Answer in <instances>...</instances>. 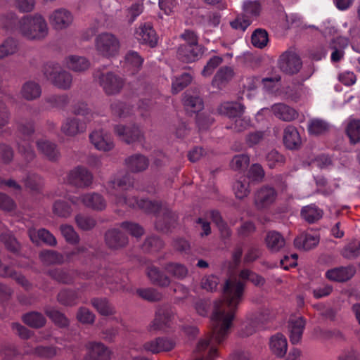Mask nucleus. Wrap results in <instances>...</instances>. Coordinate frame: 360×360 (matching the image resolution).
<instances>
[{"mask_svg": "<svg viewBox=\"0 0 360 360\" xmlns=\"http://www.w3.org/2000/svg\"><path fill=\"white\" fill-rule=\"evenodd\" d=\"M134 181L128 174H120L110 180L107 186L110 200L117 206L141 208L146 212H156L159 205L148 200L138 201L134 196Z\"/></svg>", "mask_w": 360, "mask_h": 360, "instance_id": "nucleus-1", "label": "nucleus"}, {"mask_svg": "<svg viewBox=\"0 0 360 360\" xmlns=\"http://www.w3.org/2000/svg\"><path fill=\"white\" fill-rule=\"evenodd\" d=\"M18 32L25 38L38 40L48 34V26L45 19L38 13L22 17L18 21Z\"/></svg>", "mask_w": 360, "mask_h": 360, "instance_id": "nucleus-2", "label": "nucleus"}, {"mask_svg": "<svg viewBox=\"0 0 360 360\" xmlns=\"http://www.w3.org/2000/svg\"><path fill=\"white\" fill-rule=\"evenodd\" d=\"M94 46L98 55L107 58L117 56L121 46L119 39L110 32L98 34L95 38Z\"/></svg>", "mask_w": 360, "mask_h": 360, "instance_id": "nucleus-3", "label": "nucleus"}, {"mask_svg": "<svg viewBox=\"0 0 360 360\" xmlns=\"http://www.w3.org/2000/svg\"><path fill=\"white\" fill-rule=\"evenodd\" d=\"M42 71L46 79L54 86L62 89L70 88L72 82V75L69 72L62 70L58 63H46Z\"/></svg>", "mask_w": 360, "mask_h": 360, "instance_id": "nucleus-4", "label": "nucleus"}, {"mask_svg": "<svg viewBox=\"0 0 360 360\" xmlns=\"http://www.w3.org/2000/svg\"><path fill=\"white\" fill-rule=\"evenodd\" d=\"M18 132L20 136V140L18 142V152L26 162H30L35 158L34 151L31 146V137L34 133L33 124H20L18 126Z\"/></svg>", "mask_w": 360, "mask_h": 360, "instance_id": "nucleus-5", "label": "nucleus"}, {"mask_svg": "<svg viewBox=\"0 0 360 360\" xmlns=\"http://www.w3.org/2000/svg\"><path fill=\"white\" fill-rule=\"evenodd\" d=\"M277 196L278 193L274 188L269 186H262L255 194V205L258 210L268 209L276 202Z\"/></svg>", "mask_w": 360, "mask_h": 360, "instance_id": "nucleus-6", "label": "nucleus"}, {"mask_svg": "<svg viewBox=\"0 0 360 360\" xmlns=\"http://www.w3.org/2000/svg\"><path fill=\"white\" fill-rule=\"evenodd\" d=\"M100 86L108 95L118 94L124 86L123 79L112 72L96 75Z\"/></svg>", "mask_w": 360, "mask_h": 360, "instance_id": "nucleus-7", "label": "nucleus"}, {"mask_svg": "<svg viewBox=\"0 0 360 360\" xmlns=\"http://www.w3.org/2000/svg\"><path fill=\"white\" fill-rule=\"evenodd\" d=\"M66 180L77 187L86 188L92 184L93 175L86 168L78 166L68 172Z\"/></svg>", "mask_w": 360, "mask_h": 360, "instance_id": "nucleus-8", "label": "nucleus"}, {"mask_svg": "<svg viewBox=\"0 0 360 360\" xmlns=\"http://www.w3.org/2000/svg\"><path fill=\"white\" fill-rule=\"evenodd\" d=\"M70 200L73 205H77L82 203L85 207L95 210H103L106 206V202L103 196L96 193H89L79 197H73Z\"/></svg>", "mask_w": 360, "mask_h": 360, "instance_id": "nucleus-9", "label": "nucleus"}, {"mask_svg": "<svg viewBox=\"0 0 360 360\" xmlns=\"http://www.w3.org/2000/svg\"><path fill=\"white\" fill-rule=\"evenodd\" d=\"M73 15L68 10L60 8L54 10L49 16V22L56 30H64L71 25Z\"/></svg>", "mask_w": 360, "mask_h": 360, "instance_id": "nucleus-10", "label": "nucleus"}, {"mask_svg": "<svg viewBox=\"0 0 360 360\" xmlns=\"http://www.w3.org/2000/svg\"><path fill=\"white\" fill-rule=\"evenodd\" d=\"M278 66L286 73L295 74L300 70L302 62L295 53L286 51L280 56Z\"/></svg>", "mask_w": 360, "mask_h": 360, "instance_id": "nucleus-11", "label": "nucleus"}, {"mask_svg": "<svg viewBox=\"0 0 360 360\" xmlns=\"http://www.w3.org/2000/svg\"><path fill=\"white\" fill-rule=\"evenodd\" d=\"M87 353L83 360H110L112 352L104 344L89 342L86 346Z\"/></svg>", "mask_w": 360, "mask_h": 360, "instance_id": "nucleus-12", "label": "nucleus"}, {"mask_svg": "<svg viewBox=\"0 0 360 360\" xmlns=\"http://www.w3.org/2000/svg\"><path fill=\"white\" fill-rule=\"evenodd\" d=\"M202 49L200 44H181L177 51V57L185 63L198 60L202 55Z\"/></svg>", "mask_w": 360, "mask_h": 360, "instance_id": "nucleus-13", "label": "nucleus"}, {"mask_svg": "<svg viewBox=\"0 0 360 360\" xmlns=\"http://www.w3.org/2000/svg\"><path fill=\"white\" fill-rule=\"evenodd\" d=\"M266 319V315L262 312L248 314L246 321L243 323L242 329L243 335L248 336L252 335L262 327Z\"/></svg>", "mask_w": 360, "mask_h": 360, "instance_id": "nucleus-14", "label": "nucleus"}, {"mask_svg": "<svg viewBox=\"0 0 360 360\" xmlns=\"http://www.w3.org/2000/svg\"><path fill=\"white\" fill-rule=\"evenodd\" d=\"M89 139L94 147L101 151H110L115 146L111 137L103 130L93 131Z\"/></svg>", "mask_w": 360, "mask_h": 360, "instance_id": "nucleus-15", "label": "nucleus"}, {"mask_svg": "<svg viewBox=\"0 0 360 360\" xmlns=\"http://www.w3.org/2000/svg\"><path fill=\"white\" fill-rule=\"evenodd\" d=\"M271 110L276 118L284 122H292L299 116L296 109L283 103H275Z\"/></svg>", "mask_w": 360, "mask_h": 360, "instance_id": "nucleus-16", "label": "nucleus"}, {"mask_svg": "<svg viewBox=\"0 0 360 360\" xmlns=\"http://www.w3.org/2000/svg\"><path fill=\"white\" fill-rule=\"evenodd\" d=\"M115 132L122 141L127 143L141 141L143 138L141 131L135 126L126 128L123 125H117L115 127Z\"/></svg>", "mask_w": 360, "mask_h": 360, "instance_id": "nucleus-17", "label": "nucleus"}, {"mask_svg": "<svg viewBox=\"0 0 360 360\" xmlns=\"http://www.w3.org/2000/svg\"><path fill=\"white\" fill-rule=\"evenodd\" d=\"M63 64L65 68L76 72H84L90 68L89 60L84 56L77 55L66 56Z\"/></svg>", "mask_w": 360, "mask_h": 360, "instance_id": "nucleus-18", "label": "nucleus"}, {"mask_svg": "<svg viewBox=\"0 0 360 360\" xmlns=\"http://www.w3.org/2000/svg\"><path fill=\"white\" fill-rule=\"evenodd\" d=\"M174 319V316L172 312L165 309H159L150 328L151 330H165L171 326Z\"/></svg>", "mask_w": 360, "mask_h": 360, "instance_id": "nucleus-19", "label": "nucleus"}, {"mask_svg": "<svg viewBox=\"0 0 360 360\" xmlns=\"http://www.w3.org/2000/svg\"><path fill=\"white\" fill-rule=\"evenodd\" d=\"M86 124L78 118H68L61 126V131L66 136H75L86 130Z\"/></svg>", "mask_w": 360, "mask_h": 360, "instance_id": "nucleus-20", "label": "nucleus"}, {"mask_svg": "<svg viewBox=\"0 0 360 360\" xmlns=\"http://www.w3.org/2000/svg\"><path fill=\"white\" fill-rule=\"evenodd\" d=\"M137 39L141 43L148 44L153 47L158 42L155 31L150 24L141 25L136 32Z\"/></svg>", "mask_w": 360, "mask_h": 360, "instance_id": "nucleus-21", "label": "nucleus"}, {"mask_svg": "<svg viewBox=\"0 0 360 360\" xmlns=\"http://www.w3.org/2000/svg\"><path fill=\"white\" fill-rule=\"evenodd\" d=\"M305 321L302 317L291 318L288 323L290 340L292 344L298 343L303 333Z\"/></svg>", "mask_w": 360, "mask_h": 360, "instance_id": "nucleus-22", "label": "nucleus"}, {"mask_svg": "<svg viewBox=\"0 0 360 360\" xmlns=\"http://www.w3.org/2000/svg\"><path fill=\"white\" fill-rule=\"evenodd\" d=\"M219 114L225 115L230 119V121L243 115L244 106L236 102H225L218 108Z\"/></svg>", "mask_w": 360, "mask_h": 360, "instance_id": "nucleus-23", "label": "nucleus"}, {"mask_svg": "<svg viewBox=\"0 0 360 360\" xmlns=\"http://www.w3.org/2000/svg\"><path fill=\"white\" fill-rule=\"evenodd\" d=\"M127 169L133 173H138L146 170L149 165V161L143 155L136 154L128 157L125 160Z\"/></svg>", "mask_w": 360, "mask_h": 360, "instance_id": "nucleus-24", "label": "nucleus"}, {"mask_svg": "<svg viewBox=\"0 0 360 360\" xmlns=\"http://www.w3.org/2000/svg\"><path fill=\"white\" fill-rule=\"evenodd\" d=\"M234 75L233 69L231 67H221L214 76L212 85L218 89H221L233 79Z\"/></svg>", "mask_w": 360, "mask_h": 360, "instance_id": "nucleus-25", "label": "nucleus"}, {"mask_svg": "<svg viewBox=\"0 0 360 360\" xmlns=\"http://www.w3.org/2000/svg\"><path fill=\"white\" fill-rule=\"evenodd\" d=\"M354 273L355 270L352 266L338 267L327 271L326 276L331 281L344 282L350 279Z\"/></svg>", "mask_w": 360, "mask_h": 360, "instance_id": "nucleus-26", "label": "nucleus"}, {"mask_svg": "<svg viewBox=\"0 0 360 360\" xmlns=\"http://www.w3.org/2000/svg\"><path fill=\"white\" fill-rule=\"evenodd\" d=\"M174 347V343L172 340L164 338H157L154 340L146 342L143 345V349L146 351L154 354L169 351L172 349Z\"/></svg>", "mask_w": 360, "mask_h": 360, "instance_id": "nucleus-27", "label": "nucleus"}, {"mask_svg": "<svg viewBox=\"0 0 360 360\" xmlns=\"http://www.w3.org/2000/svg\"><path fill=\"white\" fill-rule=\"evenodd\" d=\"M105 243L112 249H118L124 247L128 243L127 237L117 229H111L105 233Z\"/></svg>", "mask_w": 360, "mask_h": 360, "instance_id": "nucleus-28", "label": "nucleus"}, {"mask_svg": "<svg viewBox=\"0 0 360 360\" xmlns=\"http://www.w3.org/2000/svg\"><path fill=\"white\" fill-rule=\"evenodd\" d=\"M28 233L30 240L34 243L39 244L40 242H43L53 246L57 243L53 235L45 229H41L38 231H36L34 229H30Z\"/></svg>", "mask_w": 360, "mask_h": 360, "instance_id": "nucleus-29", "label": "nucleus"}, {"mask_svg": "<svg viewBox=\"0 0 360 360\" xmlns=\"http://www.w3.org/2000/svg\"><path fill=\"white\" fill-rule=\"evenodd\" d=\"M283 143L286 148L289 149L298 148L302 143L301 138L297 129L289 125L286 127L283 131Z\"/></svg>", "mask_w": 360, "mask_h": 360, "instance_id": "nucleus-30", "label": "nucleus"}, {"mask_svg": "<svg viewBox=\"0 0 360 360\" xmlns=\"http://www.w3.org/2000/svg\"><path fill=\"white\" fill-rule=\"evenodd\" d=\"M319 243V237L316 234L304 233L297 236L295 240V246L300 250H309L316 247Z\"/></svg>", "mask_w": 360, "mask_h": 360, "instance_id": "nucleus-31", "label": "nucleus"}, {"mask_svg": "<svg viewBox=\"0 0 360 360\" xmlns=\"http://www.w3.org/2000/svg\"><path fill=\"white\" fill-rule=\"evenodd\" d=\"M269 347L271 352L278 357H283L288 349L285 337L281 333L273 335L269 341Z\"/></svg>", "mask_w": 360, "mask_h": 360, "instance_id": "nucleus-32", "label": "nucleus"}, {"mask_svg": "<svg viewBox=\"0 0 360 360\" xmlns=\"http://www.w3.org/2000/svg\"><path fill=\"white\" fill-rule=\"evenodd\" d=\"M20 94L25 100L32 101L40 97L41 89L38 83L33 81H28L23 84Z\"/></svg>", "mask_w": 360, "mask_h": 360, "instance_id": "nucleus-33", "label": "nucleus"}, {"mask_svg": "<svg viewBox=\"0 0 360 360\" xmlns=\"http://www.w3.org/2000/svg\"><path fill=\"white\" fill-rule=\"evenodd\" d=\"M71 199L70 198L68 200L71 202ZM52 212L54 215L58 217L68 218L71 215L72 210L68 202V199L64 198L54 200L52 205Z\"/></svg>", "mask_w": 360, "mask_h": 360, "instance_id": "nucleus-34", "label": "nucleus"}, {"mask_svg": "<svg viewBox=\"0 0 360 360\" xmlns=\"http://www.w3.org/2000/svg\"><path fill=\"white\" fill-rule=\"evenodd\" d=\"M183 103L188 112H198L203 108V101L198 96H192L188 93L184 94Z\"/></svg>", "mask_w": 360, "mask_h": 360, "instance_id": "nucleus-35", "label": "nucleus"}, {"mask_svg": "<svg viewBox=\"0 0 360 360\" xmlns=\"http://www.w3.org/2000/svg\"><path fill=\"white\" fill-rule=\"evenodd\" d=\"M146 274L150 281L155 285L162 287L168 286L170 283V279L168 276L163 274L157 267L150 266L148 267Z\"/></svg>", "mask_w": 360, "mask_h": 360, "instance_id": "nucleus-36", "label": "nucleus"}, {"mask_svg": "<svg viewBox=\"0 0 360 360\" xmlns=\"http://www.w3.org/2000/svg\"><path fill=\"white\" fill-rule=\"evenodd\" d=\"M38 150L49 160H56L59 158L56 146L46 140L39 141L37 143Z\"/></svg>", "mask_w": 360, "mask_h": 360, "instance_id": "nucleus-37", "label": "nucleus"}, {"mask_svg": "<svg viewBox=\"0 0 360 360\" xmlns=\"http://www.w3.org/2000/svg\"><path fill=\"white\" fill-rule=\"evenodd\" d=\"M267 248L272 252H278L284 247V238L277 231H269L266 237Z\"/></svg>", "mask_w": 360, "mask_h": 360, "instance_id": "nucleus-38", "label": "nucleus"}, {"mask_svg": "<svg viewBox=\"0 0 360 360\" xmlns=\"http://www.w3.org/2000/svg\"><path fill=\"white\" fill-rule=\"evenodd\" d=\"M41 262L45 265L60 264L64 262L63 255L53 250H44L39 255Z\"/></svg>", "mask_w": 360, "mask_h": 360, "instance_id": "nucleus-39", "label": "nucleus"}, {"mask_svg": "<svg viewBox=\"0 0 360 360\" xmlns=\"http://www.w3.org/2000/svg\"><path fill=\"white\" fill-rule=\"evenodd\" d=\"M346 133L351 143L360 142V120L350 118L346 127Z\"/></svg>", "mask_w": 360, "mask_h": 360, "instance_id": "nucleus-40", "label": "nucleus"}, {"mask_svg": "<svg viewBox=\"0 0 360 360\" xmlns=\"http://www.w3.org/2000/svg\"><path fill=\"white\" fill-rule=\"evenodd\" d=\"M301 215L309 223H314L319 220L323 216V211L314 205L304 207Z\"/></svg>", "mask_w": 360, "mask_h": 360, "instance_id": "nucleus-41", "label": "nucleus"}, {"mask_svg": "<svg viewBox=\"0 0 360 360\" xmlns=\"http://www.w3.org/2000/svg\"><path fill=\"white\" fill-rule=\"evenodd\" d=\"M91 304L101 315L109 316L115 313L114 307L105 298H94L91 300Z\"/></svg>", "mask_w": 360, "mask_h": 360, "instance_id": "nucleus-42", "label": "nucleus"}, {"mask_svg": "<svg viewBox=\"0 0 360 360\" xmlns=\"http://www.w3.org/2000/svg\"><path fill=\"white\" fill-rule=\"evenodd\" d=\"M126 67L131 73L137 72L143 63L142 58L135 51H129L125 57Z\"/></svg>", "mask_w": 360, "mask_h": 360, "instance_id": "nucleus-43", "label": "nucleus"}, {"mask_svg": "<svg viewBox=\"0 0 360 360\" xmlns=\"http://www.w3.org/2000/svg\"><path fill=\"white\" fill-rule=\"evenodd\" d=\"M23 321L32 328L42 327L46 323L45 317L38 312H30L23 316Z\"/></svg>", "mask_w": 360, "mask_h": 360, "instance_id": "nucleus-44", "label": "nucleus"}, {"mask_svg": "<svg viewBox=\"0 0 360 360\" xmlns=\"http://www.w3.org/2000/svg\"><path fill=\"white\" fill-rule=\"evenodd\" d=\"M192 81V76L188 73H184L172 80V91L177 94L186 87Z\"/></svg>", "mask_w": 360, "mask_h": 360, "instance_id": "nucleus-45", "label": "nucleus"}, {"mask_svg": "<svg viewBox=\"0 0 360 360\" xmlns=\"http://www.w3.org/2000/svg\"><path fill=\"white\" fill-rule=\"evenodd\" d=\"M329 129V124L321 119H312L308 124V131L310 134L319 135L325 133Z\"/></svg>", "mask_w": 360, "mask_h": 360, "instance_id": "nucleus-46", "label": "nucleus"}, {"mask_svg": "<svg viewBox=\"0 0 360 360\" xmlns=\"http://www.w3.org/2000/svg\"><path fill=\"white\" fill-rule=\"evenodd\" d=\"M17 15L15 13L11 12L4 15L0 18V26L6 31L13 32L18 30Z\"/></svg>", "mask_w": 360, "mask_h": 360, "instance_id": "nucleus-47", "label": "nucleus"}, {"mask_svg": "<svg viewBox=\"0 0 360 360\" xmlns=\"http://www.w3.org/2000/svg\"><path fill=\"white\" fill-rule=\"evenodd\" d=\"M165 271L177 279H183L188 274L187 268L178 263H169L165 266Z\"/></svg>", "mask_w": 360, "mask_h": 360, "instance_id": "nucleus-48", "label": "nucleus"}, {"mask_svg": "<svg viewBox=\"0 0 360 360\" xmlns=\"http://www.w3.org/2000/svg\"><path fill=\"white\" fill-rule=\"evenodd\" d=\"M251 41L255 47L259 49L264 48L269 41L266 31L262 29L256 30L252 34Z\"/></svg>", "mask_w": 360, "mask_h": 360, "instance_id": "nucleus-49", "label": "nucleus"}, {"mask_svg": "<svg viewBox=\"0 0 360 360\" xmlns=\"http://www.w3.org/2000/svg\"><path fill=\"white\" fill-rule=\"evenodd\" d=\"M239 276L243 280L250 281L257 286H262L265 283L264 278L247 269H243L240 272Z\"/></svg>", "mask_w": 360, "mask_h": 360, "instance_id": "nucleus-50", "label": "nucleus"}, {"mask_svg": "<svg viewBox=\"0 0 360 360\" xmlns=\"http://www.w3.org/2000/svg\"><path fill=\"white\" fill-rule=\"evenodd\" d=\"M77 226L82 230H89L96 226V220L88 215L79 214L75 216Z\"/></svg>", "mask_w": 360, "mask_h": 360, "instance_id": "nucleus-51", "label": "nucleus"}, {"mask_svg": "<svg viewBox=\"0 0 360 360\" xmlns=\"http://www.w3.org/2000/svg\"><path fill=\"white\" fill-rule=\"evenodd\" d=\"M60 230L63 236L68 243L75 244L79 242V236L72 226L63 224L60 226Z\"/></svg>", "mask_w": 360, "mask_h": 360, "instance_id": "nucleus-52", "label": "nucleus"}, {"mask_svg": "<svg viewBox=\"0 0 360 360\" xmlns=\"http://www.w3.org/2000/svg\"><path fill=\"white\" fill-rule=\"evenodd\" d=\"M17 50V42L13 39H7L0 45V59L15 53Z\"/></svg>", "mask_w": 360, "mask_h": 360, "instance_id": "nucleus-53", "label": "nucleus"}, {"mask_svg": "<svg viewBox=\"0 0 360 360\" xmlns=\"http://www.w3.org/2000/svg\"><path fill=\"white\" fill-rule=\"evenodd\" d=\"M231 122L230 124L226 126V128L238 132L245 130L250 125V120L242 115L231 120Z\"/></svg>", "mask_w": 360, "mask_h": 360, "instance_id": "nucleus-54", "label": "nucleus"}, {"mask_svg": "<svg viewBox=\"0 0 360 360\" xmlns=\"http://www.w3.org/2000/svg\"><path fill=\"white\" fill-rule=\"evenodd\" d=\"M0 240L10 251L17 252L20 248L19 243L9 231L1 234Z\"/></svg>", "mask_w": 360, "mask_h": 360, "instance_id": "nucleus-55", "label": "nucleus"}, {"mask_svg": "<svg viewBox=\"0 0 360 360\" xmlns=\"http://www.w3.org/2000/svg\"><path fill=\"white\" fill-rule=\"evenodd\" d=\"M223 62V59L219 56H213L212 57L205 65L204 68L202 70V75L203 77H207L212 75L215 69L221 64Z\"/></svg>", "mask_w": 360, "mask_h": 360, "instance_id": "nucleus-56", "label": "nucleus"}, {"mask_svg": "<svg viewBox=\"0 0 360 360\" xmlns=\"http://www.w3.org/2000/svg\"><path fill=\"white\" fill-rule=\"evenodd\" d=\"M46 313L48 316L58 326L65 327L68 325V319L56 309H47Z\"/></svg>", "mask_w": 360, "mask_h": 360, "instance_id": "nucleus-57", "label": "nucleus"}, {"mask_svg": "<svg viewBox=\"0 0 360 360\" xmlns=\"http://www.w3.org/2000/svg\"><path fill=\"white\" fill-rule=\"evenodd\" d=\"M136 292L140 297L149 301H158L162 297L161 294L153 288L138 289Z\"/></svg>", "mask_w": 360, "mask_h": 360, "instance_id": "nucleus-58", "label": "nucleus"}, {"mask_svg": "<svg viewBox=\"0 0 360 360\" xmlns=\"http://www.w3.org/2000/svg\"><path fill=\"white\" fill-rule=\"evenodd\" d=\"M211 217L214 222L217 225L221 236L224 238L229 237L231 235V231L226 224L222 221L219 213L216 211H212L211 212Z\"/></svg>", "mask_w": 360, "mask_h": 360, "instance_id": "nucleus-59", "label": "nucleus"}, {"mask_svg": "<svg viewBox=\"0 0 360 360\" xmlns=\"http://www.w3.org/2000/svg\"><path fill=\"white\" fill-rule=\"evenodd\" d=\"M121 227L127 233L134 237H140L143 234V228L137 224L124 221L121 224Z\"/></svg>", "mask_w": 360, "mask_h": 360, "instance_id": "nucleus-60", "label": "nucleus"}, {"mask_svg": "<svg viewBox=\"0 0 360 360\" xmlns=\"http://www.w3.org/2000/svg\"><path fill=\"white\" fill-rule=\"evenodd\" d=\"M266 161L270 168L282 165L285 162V158L276 150H271L266 155Z\"/></svg>", "mask_w": 360, "mask_h": 360, "instance_id": "nucleus-61", "label": "nucleus"}, {"mask_svg": "<svg viewBox=\"0 0 360 360\" xmlns=\"http://www.w3.org/2000/svg\"><path fill=\"white\" fill-rule=\"evenodd\" d=\"M233 191L237 198L243 199L250 193L249 184L245 181H237L233 186Z\"/></svg>", "mask_w": 360, "mask_h": 360, "instance_id": "nucleus-62", "label": "nucleus"}, {"mask_svg": "<svg viewBox=\"0 0 360 360\" xmlns=\"http://www.w3.org/2000/svg\"><path fill=\"white\" fill-rule=\"evenodd\" d=\"M219 283V279L218 277L210 275L207 276H205L201 281V286L203 289H205L207 291H214L216 290Z\"/></svg>", "mask_w": 360, "mask_h": 360, "instance_id": "nucleus-63", "label": "nucleus"}, {"mask_svg": "<svg viewBox=\"0 0 360 360\" xmlns=\"http://www.w3.org/2000/svg\"><path fill=\"white\" fill-rule=\"evenodd\" d=\"M163 245V242L159 238L151 236L145 240L143 243V248L148 251H158L161 249Z\"/></svg>", "mask_w": 360, "mask_h": 360, "instance_id": "nucleus-64", "label": "nucleus"}]
</instances>
